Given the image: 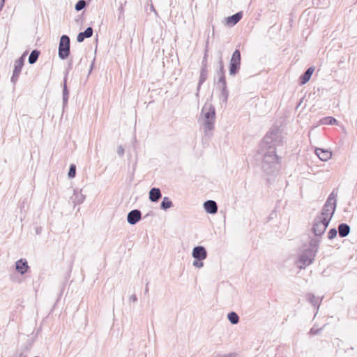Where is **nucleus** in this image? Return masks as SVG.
Instances as JSON below:
<instances>
[{
	"instance_id": "1",
	"label": "nucleus",
	"mask_w": 357,
	"mask_h": 357,
	"mask_svg": "<svg viewBox=\"0 0 357 357\" xmlns=\"http://www.w3.org/2000/svg\"><path fill=\"white\" fill-rule=\"evenodd\" d=\"M283 143L282 137L277 128L272 129L264 137L261 144L263 153L261 168L268 174L278 170L279 158L276 154V147Z\"/></svg>"
},
{
	"instance_id": "2",
	"label": "nucleus",
	"mask_w": 357,
	"mask_h": 357,
	"mask_svg": "<svg viewBox=\"0 0 357 357\" xmlns=\"http://www.w3.org/2000/svg\"><path fill=\"white\" fill-rule=\"evenodd\" d=\"M336 208V200L332 195L327 199L319 216L314 221V235L323 234L334 214Z\"/></svg>"
},
{
	"instance_id": "3",
	"label": "nucleus",
	"mask_w": 357,
	"mask_h": 357,
	"mask_svg": "<svg viewBox=\"0 0 357 357\" xmlns=\"http://www.w3.org/2000/svg\"><path fill=\"white\" fill-rule=\"evenodd\" d=\"M201 119L203 122V129L205 136L211 137L215 121V109L211 104H204L200 114L199 119Z\"/></svg>"
},
{
	"instance_id": "4",
	"label": "nucleus",
	"mask_w": 357,
	"mask_h": 357,
	"mask_svg": "<svg viewBox=\"0 0 357 357\" xmlns=\"http://www.w3.org/2000/svg\"><path fill=\"white\" fill-rule=\"evenodd\" d=\"M311 263H312V238L309 237L307 243L303 244L300 248L296 264L298 268L303 269Z\"/></svg>"
},
{
	"instance_id": "5",
	"label": "nucleus",
	"mask_w": 357,
	"mask_h": 357,
	"mask_svg": "<svg viewBox=\"0 0 357 357\" xmlns=\"http://www.w3.org/2000/svg\"><path fill=\"white\" fill-rule=\"evenodd\" d=\"M70 40L68 36L62 35L60 38V41L59 44V57L64 60L67 59L70 54Z\"/></svg>"
},
{
	"instance_id": "6",
	"label": "nucleus",
	"mask_w": 357,
	"mask_h": 357,
	"mask_svg": "<svg viewBox=\"0 0 357 357\" xmlns=\"http://www.w3.org/2000/svg\"><path fill=\"white\" fill-rule=\"evenodd\" d=\"M241 56L239 50H235L233 52L229 66V73L231 76L236 75L240 70Z\"/></svg>"
},
{
	"instance_id": "7",
	"label": "nucleus",
	"mask_w": 357,
	"mask_h": 357,
	"mask_svg": "<svg viewBox=\"0 0 357 357\" xmlns=\"http://www.w3.org/2000/svg\"><path fill=\"white\" fill-rule=\"evenodd\" d=\"M192 257L195 259H205L207 257V251L205 247L197 245L193 248Z\"/></svg>"
},
{
	"instance_id": "8",
	"label": "nucleus",
	"mask_w": 357,
	"mask_h": 357,
	"mask_svg": "<svg viewBox=\"0 0 357 357\" xmlns=\"http://www.w3.org/2000/svg\"><path fill=\"white\" fill-rule=\"evenodd\" d=\"M142 218V213L139 209L130 211L127 215V221L131 225H136Z\"/></svg>"
},
{
	"instance_id": "9",
	"label": "nucleus",
	"mask_w": 357,
	"mask_h": 357,
	"mask_svg": "<svg viewBox=\"0 0 357 357\" xmlns=\"http://www.w3.org/2000/svg\"><path fill=\"white\" fill-rule=\"evenodd\" d=\"M314 153L319 158V159L321 161H328L332 157L331 151L327 149H323L320 148H317L314 150Z\"/></svg>"
},
{
	"instance_id": "10",
	"label": "nucleus",
	"mask_w": 357,
	"mask_h": 357,
	"mask_svg": "<svg viewBox=\"0 0 357 357\" xmlns=\"http://www.w3.org/2000/svg\"><path fill=\"white\" fill-rule=\"evenodd\" d=\"M204 208L207 213L215 214L218 212V205L214 200H207L204 203Z\"/></svg>"
},
{
	"instance_id": "11",
	"label": "nucleus",
	"mask_w": 357,
	"mask_h": 357,
	"mask_svg": "<svg viewBox=\"0 0 357 357\" xmlns=\"http://www.w3.org/2000/svg\"><path fill=\"white\" fill-rule=\"evenodd\" d=\"M29 268L27 261L25 259H20L15 262V269L21 275L25 274Z\"/></svg>"
},
{
	"instance_id": "12",
	"label": "nucleus",
	"mask_w": 357,
	"mask_h": 357,
	"mask_svg": "<svg viewBox=\"0 0 357 357\" xmlns=\"http://www.w3.org/2000/svg\"><path fill=\"white\" fill-rule=\"evenodd\" d=\"M243 13L238 12L233 15L229 16L226 18V24L228 26H232L236 24L242 18Z\"/></svg>"
},
{
	"instance_id": "13",
	"label": "nucleus",
	"mask_w": 357,
	"mask_h": 357,
	"mask_svg": "<svg viewBox=\"0 0 357 357\" xmlns=\"http://www.w3.org/2000/svg\"><path fill=\"white\" fill-rule=\"evenodd\" d=\"M149 199L152 202H157L162 197V193L160 188H152L149 191Z\"/></svg>"
},
{
	"instance_id": "14",
	"label": "nucleus",
	"mask_w": 357,
	"mask_h": 357,
	"mask_svg": "<svg viewBox=\"0 0 357 357\" xmlns=\"http://www.w3.org/2000/svg\"><path fill=\"white\" fill-rule=\"evenodd\" d=\"M93 35V28L91 26L87 27L84 31L80 32L77 36V40L78 43H82L85 38H89Z\"/></svg>"
},
{
	"instance_id": "15",
	"label": "nucleus",
	"mask_w": 357,
	"mask_h": 357,
	"mask_svg": "<svg viewBox=\"0 0 357 357\" xmlns=\"http://www.w3.org/2000/svg\"><path fill=\"white\" fill-rule=\"evenodd\" d=\"M25 56H26V53H24L20 58H19L18 59H17L15 61L14 70H13L14 73L18 74V75L20 74V73L22 71V68L24 66Z\"/></svg>"
},
{
	"instance_id": "16",
	"label": "nucleus",
	"mask_w": 357,
	"mask_h": 357,
	"mask_svg": "<svg viewBox=\"0 0 357 357\" xmlns=\"http://www.w3.org/2000/svg\"><path fill=\"white\" fill-rule=\"evenodd\" d=\"M85 199V196L82 195L80 191L77 190H74L73 195L71 197V200L75 204H80Z\"/></svg>"
},
{
	"instance_id": "17",
	"label": "nucleus",
	"mask_w": 357,
	"mask_h": 357,
	"mask_svg": "<svg viewBox=\"0 0 357 357\" xmlns=\"http://www.w3.org/2000/svg\"><path fill=\"white\" fill-rule=\"evenodd\" d=\"M68 98H69V91L67 88V77L66 75L64 77V80H63V108H65V107L67 105Z\"/></svg>"
},
{
	"instance_id": "18",
	"label": "nucleus",
	"mask_w": 357,
	"mask_h": 357,
	"mask_svg": "<svg viewBox=\"0 0 357 357\" xmlns=\"http://www.w3.org/2000/svg\"><path fill=\"white\" fill-rule=\"evenodd\" d=\"M312 75V66L309 67L305 73L300 77V84H306Z\"/></svg>"
},
{
	"instance_id": "19",
	"label": "nucleus",
	"mask_w": 357,
	"mask_h": 357,
	"mask_svg": "<svg viewBox=\"0 0 357 357\" xmlns=\"http://www.w3.org/2000/svg\"><path fill=\"white\" fill-rule=\"evenodd\" d=\"M338 232L340 237H346L350 232V227L346 223H341L338 226Z\"/></svg>"
},
{
	"instance_id": "20",
	"label": "nucleus",
	"mask_w": 357,
	"mask_h": 357,
	"mask_svg": "<svg viewBox=\"0 0 357 357\" xmlns=\"http://www.w3.org/2000/svg\"><path fill=\"white\" fill-rule=\"evenodd\" d=\"M337 120L331 116L322 118L319 120L318 125H333L337 124Z\"/></svg>"
},
{
	"instance_id": "21",
	"label": "nucleus",
	"mask_w": 357,
	"mask_h": 357,
	"mask_svg": "<svg viewBox=\"0 0 357 357\" xmlns=\"http://www.w3.org/2000/svg\"><path fill=\"white\" fill-rule=\"evenodd\" d=\"M172 206H173L172 202L167 197H165L160 203V208L164 211H166V210L170 208L171 207H172Z\"/></svg>"
},
{
	"instance_id": "22",
	"label": "nucleus",
	"mask_w": 357,
	"mask_h": 357,
	"mask_svg": "<svg viewBox=\"0 0 357 357\" xmlns=\"http://www.w3.org/2000/svg\"><path fill=\"white\" fill-rule=\"evenodd\" d=\"M39 55H40V51H38V50H32L29 56V59H28L29 63L30 64L35 63L37 61V60L39 57Z\"/></svg>"
},
{
	"instance_id": "23",
	"label": "nucleus",
	"mask_w": 357,
	"mask_h": 357,
	"mask_svg": "<svg viewBox=\"0 0 357 357\" xmlns=\"http://www.w3.org/2000/svg\"><path fill=\"white\" fill-rule=\"evenodd\" d=\"M207 75H208V73H207L206 68L203 67L200 72V76H199V83H198L197 91L199 90L200 86L206 81V79L207 78Z\"/></svg>"
},
{
	"instance_id": "24",
	"label": "nucleus",
	"mask_w": 357,
	"mask_h": 357,
	"mask_svg": "<svg viewBox=\"0 0 357 357\" xmlns=\"http://www.w3.org/2000/svg\"><path fill=\"white\" fill-rule=\"evenodd\" d=\"M227 319L231 324H237L239 322V317L235 312H229Z\"/></svg>"
},
{
	"instance_id": "25",
	"label": "nucleus",
	"mask_w": 357,
	"mask_h": 357,
	"mask_svg": "<svg viewBox=\"0 0 357 357\" xmlns=\"http://www.w3.org/2000/svg\"><path fill=\"white\" fill-rule=\"evenodd\" d=\"M229 97V91L227 89V86H223V89L221 91V98L222 102H227Z\"/></svg>"
},
{
	"instance_id": "26",
	"label": "nucleus",
	"mask_w": 357,
	"mask_h": 357,
	"mask_svg": "<svg viewBox=\"0 0 357 357\" xmlns=\"http://www.w3.org/2000/svg\"><path fill=\"white\" fill-rule=\"evenodd\" d=\"M86 3L84 0H79L75 6V9L77 11H80L82 9H84L86 7Z\"/></svg>"
},
{
	"instance_id": "27",
	"label": "nucleus",
	"mask_w": 357,
	"mask_h": 357,
	"mask_svg": "<svg viewBox=\"0 0 357 357\" xmlns=\"http://www.w3.org/2000/svg\"><path fill=\"white\" fill-rule=\"evenodd\" d=\"M75 174H76V166L74 164H71L69 167L68 176L69 178H75Z\"/></svg>"
},
{
	"instance_id": "28",
	"label": "nucleus",
	"mask_w": 357,
	"mask_h": 357,
	"mask_svg": "<svg viewBox=\"0 0 357 357\" xmlns=\"http://www.w3.org/2000/svg\"><path fill=\"white\" fill-rule=\"evenodd\" d=\"M218 75L219 77L217 84H220L221 83H223V86H227L225 73L218 74Z\"/></svg>"
},
{
	"instance_id": "29",
	"label": "nucleus",
	"mask_w": 357,
	"mask_h": 357,
	"mask_svg": "<svg viewBox=\"0 0 357 357\" xmlns=\"http://www.w3.org/2000/svg\"><path fill=\"white\" fill-rule=\"evenodd\" d=\"M337 231L336 229H335V228L331 229L328 234V238L330 240L334 238L337 236Z\"/></svg>"
},
{
	"instance_id": "30",
	"label": "nucleus",
	"mask_w": 357,
	"mask_h": 357,
	"mask_svg": "<svg viewBox=\"0 0 357 357\" xmlns=\"http://www.w3.org/2000/svg\"><path fill=\"white\" fill-rule=\"evenodd\" d=\"M222 73H225V70H224L223 61H222V58L220 57V61H219V70H218L217 74H222Z\"/></svg>"
},
{
	"instance_id": "31",
	"label": "nucleus",
	"mask_w": 357,
	"mask_h": 357,
	"mask_svg": "<svg viewBox=\"0 0 357 357\" xmlns=\"http://www.w3.org/2000/svg\"><path fill=\"white\" fill-rule=\"evenodd\" d=\"M204 259H195L193 261V266L197 268H202L204 266V263L202 262Z\"/></svg>"
},
{
	"instance_id": "32",
	"label": "nucleus",
	"mask_w": 357,
	"mask_h": 357,
	"mask_svg": "<svg viewBox=\"0 0 357 357\" xmlns=\"http://www.w3.org/2000/svg\"><path fill=\"white\" fill-rule=\"evenodd\" d=\"M20 75L15 74L13 73V75L11 77L10 81L12 83L15 84V83L17 82Z\"/></svg>"
},
{
	"instance_id": "33",
	"label": "nucleus",
	"mask_w": 357,
	"mask_h": 357,
	"mask_svg": "<svg viewBox=\"0 0 357 357\" xmlns=\"http://www.w3.org/2000/svg\"><path fill=\"white\" fill-rule=\"evenodd\" d=\"M117 153L120 157H122L124 154V149L123 146L120 145L118 146L117 149Z\"/></svg>"
},
{
	"instance_id": "34",
	"label": "nucleus",
	"mask_w": 357,
	"mask_h": 357,
	"mask_svg": "<svg viewBox=\"0 0 357 357\" xmlns=\"http://www.w3.org/2000/svg\"><path fill=\"white\" fill-rule=\"evenodd\" d=\"M310 13V10H309V9H306V10L303 13V14H302V15H301V17H302V18L305 17L307 15H309Z\"/></svg>"
},
{
	"instance_id": "35",
	"label": "nucleus",
	"mask_w": 357,
	"mask_h": 357,
	"mask_svg": "<svg viewBox=\"0 0 357 357\" xmlns=\"http://www.w3.org/2000/svg\"><path fill=\"white\" fill-rule=\"evenodd\" d=\"M129 300L132 302H136L137 301V298L135 294H133L130 296Z\"/></svg>"
},
{
	"instance_id": "36",
	"label": "nucleus",
	"mask_w": 357,
	"mask_h": 357,
	"mask_svg": "<svg viewBox=\"0 0 357 357\" xmlns=\"http://www.w3.org/2000/svg\"><path fill=\"white\" fill-rule=\"evenodd\" d=\"M6 0H0V10H2Z\"/></svg>"
},
{
	"instance_id": "37",
	"label": "nucleus",
	"mask_w": 357,
	"mask_h": 357,
	"mask_svg": "<svg viewBox=\"0 0 357 357\" xmlns=\"http://www.w3.org/2000/svg\"><path fill=\"white\" fill-rule=\"evenodd\" d=\"M307 300H308V301H309L311 304H312V296L309 295V296H307Z\"/></svg>"
},
{
	"instance_id": "38",
	"label": "nucleus",
	"mask_w": 357,
	"mask_h": 357,
	"mask_svg": "<svg viewBox=\"0 0 357 357\" xmlns=\"http://www.w3.org/2000/svg\"><path fill=\"white\" fill-rule=\"evenodd\" d=\"M320 4L323 5V6L326 5L327 4L326 0H323L322 1H320Z\"/></svg>"
},
{
	"instance_id": "39",
	"label": "nucleus",
	"mask_w": 357,
	"mask_h": 357,
	"mask_svg": "<svg viewBox=\"0 0 357 357\" xmlns=\"http://www.w3.org/2000/svg\"><path fill=\"white\" fill-rule=\"evenodd\" d=\"M218 86L221 91H222V89H223V83H221L220 84H218Z\"/></svg>"
},
{
	"instance_id": "40",
	"label": "nucleus",
	"mask_w": 357,
	"mask_h": 357,
	"mask_svg": "<svg viewBox=\"0 0 357 357\" xmlns=\"http://www.w3.org/2000/svg\"><path fill=\"white\" fill-rule=\"evenodd\" d=\"M144 292H145V294L149 292L148 284H146V288H145Z\"/></svg>"
},
{
	"instance_id": "41",
	"label": "nucleus",
	"mask_w": 357,
	"mask_h": 357,
	"mask_svg": "<svg viewBox=\"0 0 357 357\" xmlns=\"http://www.w3.org/2000/svg\"><path fill=\"white\" fill-rule=\"evenodd\" d=\"M93 63H94V61L92 62L91 65V68H90V70H89V73H91L92 69H93Z\"/></svg>"
},
{
	"instance_id": "42",
	"label": "nucleus",
	"mask_w": 357,
	"mask_h": 357,
	"mask_svg": "<svg viewBox=\"0 0 357 357\" xmlns=\"http://www.w3.org/2000/svg\"><path fill=\"white\" fill-rule=\"evenodd\" d=\"M309 333H310V334H311V333H312V328H310V331H309Z\"/></svg>"
},
{
	"instance_id": "43",
	"label": "nucleus",
	"mask_w": 357,
	"mask_h": 357,
	"mask_svg": "<svg viewBox=\"0 0 357 357\" xmlns=\"http://www.w3.org/2000/svg\"><path fill=\"white\" fill-rule=\"evenodd\" d=\"M206 56L204 57V61H206Z\"/></svg>"
},
{
	"instance_id": "44",
	"label": "nucleus",
	"mask_w": 357,
	"mask_h": 357,
	"mask_svg": "<svg viewBox=\"0 0 357 357\" xmlns=\"http://www.w3.org/2000/svg\"><path fill=\"white\" fill-rule=\"evenodd\" d=\"M34 357H39V356H34Z\"/></svg>"
}]
</instances>
